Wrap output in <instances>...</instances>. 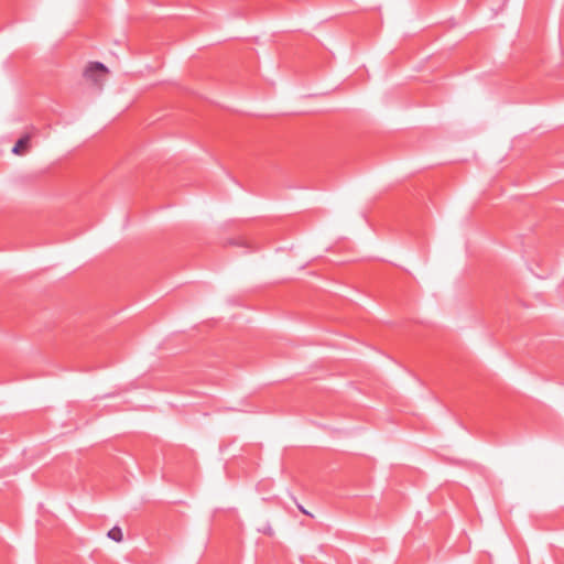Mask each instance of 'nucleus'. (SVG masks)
Returning <instances> with one entry per match:
<instances>
[{
	"instance_id": "4",
	"label": "nucleus",
	"mask_w": 564,
	"mask_h": 564,
	"mask_svg": "<svg viewBox=\"0 0 564 564\" xmlns=\"http://www.w3.org/2000/svg\"><path fill=\"white\" fill-rule=\"evenodd\" d=\"M300 509H301V511H302L303 513L308 514V512L306 511V509H304V508H302V507H300Z\"/></svg>"
},
{
	"instance_id": "1",
	"label": "nucleus",
	"mask_w": 564,
	"mask_h": 564,
	"mask_svg": "<svg viewBox=\"0 0 564 564\" xmlns=\"http://www.w3.org/2000/svg\"><path fill=\"white\" fill-rule=\"evenodd\" d=\"M109 74V68L102 63L87 62L79 69L78 88L99 90L104 87Z\"/></svg>"
},
{
	"instance_id": "2",
	"label": "nucleus",
	"mask_w": 564,
	"mask_h": 564,
	"mask_svg": "<svg viewBox=\"0 0 564 564\" xmlns=\"http://www.w3.org/2000/svg\"><path fill=\"white\" fill-rule=\"evenodd\" d=\"M30 143L31 137L29 134L23 135L17 141V143L12 148V153L18 156L24 155L25 153H28L30 149Z\"/></svg>"
},
{
	"instance_id": "3",
	"label": "nucleus",
	"mask_w": 564,
	"mask_h": 564,
	"mask_svg": "<svg viewBox=\"0 0 564 564\" xmlns=\"http://www.w3.org/2000/svg\"><path fill=\"white\" fill-rule=\"evenodd\" d=\"M108 538L115 542H121L123 540L122 530L119 527H113L108 531Z\"/></svg>"
}]
</instances>
